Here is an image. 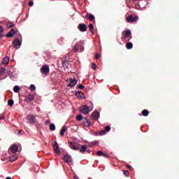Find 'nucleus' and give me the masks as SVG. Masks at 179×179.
Instances as JSON below:
<instances>
[{
    "label": "nucleus",
    "mask_w": 179,
    "mask_h": 179,
    "mask_svg": "<svg viewBox=\"0 0 179 179\" xmlns=\"http://www.w3.org/2000/svg\"><path fill=\"white\" fill-rule=\"evenodd\" d=\"M50 131H55V124H51L50 126Z\"/></svg>",
    "instance_id": "473e14b6"
},
{
    "label": "nucleus",
    "mask_w": 179,
    "mask_h": 179,
    "mask_svg": "<svg viewBox=\"0 0 179 179\" xmlns=\"http://www.w3.org/2000/svg\"><path fill=\"white\" fill-rule=\"evenodd\" d=\"M13 90L15 93H19V90H20V87H19V85H15L13 87Z\"/></svg>",
    "instance_id": "bb28decb"
},
{
    "label": "nucleus",
    "mask_w": 179,
    "mask_h": 179,
    "mask_svg": "<svg viewBox=\"0 0 179 179\" xmlns=\"http://www.w3.org/2000/svg\"><path fill=\"white\" fill-rule=\"evenodd\" d=\"M124 38H128L131 34V30L129 29L127 30L126 31H124Z\"/></svg>",
    "instance_id": "412c9836"
},
{
    "label": "nucleus",
    "mask_w": 179,
    "mask_h": 179,
    "mask_svg": "<svg viewBox=\"0 0 179 179\" xmlns=\"http://www.w3.org/2000/svg\"><path fill=\"white\" fill-rule=\"evenodd\" d=\"M132 47H134V44H132L131 42L126 44V48H127V50H132Z\"/></svg>",
    "instance_id": "b1692460"
},
{
    "label": "nucleus",
    "mask_w": 179,
    "mask_h": 179,
    "mask_svg": "<svg viewBox=\"0 0 179 179\" xmlns=\"http://www.w3.org/2000/svg\"><path fill=\"white\" fill-rule=\"evenodd\" d=\"M65 132H66V126H64L61 130L60 135L61 136H64L65 135Z\"/></svg>",
    "instance_id": "5701e85b"
},
{
    "label": "nucleus",
    "mask_w": 179,
    "mask_h": 179,
    "mask_svg": "<svg viewBox=\"0 0 179 179\" xmlns=\"http://www.w3.org/2000/svg\"><path fill=\"white\" fill-rule=\"evenodd\" d=\"M85 88V85H82V84H80L78 85V89H81V90H83Z\"/></svg>",
    "instance_id": "a19ab883"
},
{
    "label": "nucleus",
    "mask_w": 179,
    "mask_h": 179,
    "mask_svg": "<svg viewBox=\"0 0 179 179\" xmlns=\"http://www.w3.org/2000/svg\"><path fill=\"white\" fill-rule=\"evenodd\" d=\"M53 149L56 155H61V150H59V145H58V143L57 141H55L54 143Z\"/></svg>",
    "instance_id": "6e6552de"
},
{
    "label": "nucleus",
    "mask_w": 179,
    "mask_h": 179,
    "mask_svg": "<svg viewBox=\"0 0 179 179\" xmlns=\"http://www.w3.org/2000/svg\"><path fill=\"white\" fill-rule=\"evenodd\" d=\"M127 20L128 23H134V22H136V20H138V16L134 17L132 15H130L127 17Z\"/></svg>",
    "instance_id": "9d476101"
},
{
    "label": "nucleus",
    "mask_w": 179,
    "mask_h": 179,
    "mask_svg": "<svg viewBox=\"0 0 179 179\" xmlns=\"http://www.w3.org/2000/svg\"><path fill=\"white\" fill-rule=\"evenodd\" d=\"M28 5H29V6H33V5H34V2H33V1H29Z\"/></svg>",
    "instance_id": "79ce46f5"
},
{
    "label": "nucleus",
    "mask_w": 179,
    "mask_h": 179,
    "mask_svg": "<svg viewBox=\"0 0 179 179\" xmlns=\"http://www.w3.org/2000/svg\"><path fill=\"white\" fill-rule=\"evenodd\" d=\"M95 58L96 59H99V58H100V55L99 53H96L95 55Z\"/></svg>",
    "instance_id": "a18cd8bd"
},
{
    "label": "nucleus",
    "mask_w": 179,
    "mask_h": 179,
    "mask_svg": "<svg viewBox=\"0 0 179 179\" xmlns=\"http://www.w3.org/2000/svg\"><path fill=\"white\" fill-rule=\"evenodd\" d=\"M132 1H138V0H132Z\"/></svg>",
    "instance_id": "603ef678"
},
{
    "label": "nucleus",
    "mask_w": 179,
    "mask_h": 179,
    "mask_svg": "<svg viewBox=\"0 0 179 179\" xmlns=\"http://www.w3.org/2000/svg\"><path fill=\"white\" fill-rule=\"evenodd\" d=\"M142 115L144 116V117H148L149 115V110L145 109L142 111Z\"/></svg>",
    "instance_id": "a878e982"
},
{
    "label": "nucleus",
    "mask_w": 179,
    "mask_h": 179,
    "mask_svg": "<svg viewBox=\"0 0 179 179\" xmlns=\"http://www.w3.org/2000/svg\"><path fill=\"white\" fill-rule=\"evenodd\" d=\"M29 87L32 92H34V90H36V85L33 84H31Z\"/></svg>",
    "instance_id": "72a5a7b5"
},
{
    "label": "nucleus",
    "mask_w": 179,
    "mask_h": 179,
    "mask_svg": "<svg viewBox=\"0 0 179 179\" xmlns=\"http://www.w3.org/2000/svg\"><path fill=\"white\" fill-rule=\"evenodd\" d=\"M76 120L77 121H82V120H83V116H82V115H78L76 116Z\"/></svg>",
    "instance_id": "2f4dec72"
},
{
    "label": "nucleus",
    "mask_w": 179,
    "mask_h": 179,
    "mask_svg": "<svg viewBox=\"0 0 179 179\" xmlns=\"http://www.w3.org/2000/svg\"><path fill=\"white\" fill-rule=\"evenodd\" d=\"M86 18L88 17V19L92 22L94 20V15L93 14L87 13L85 16Z\"/></svg>",
    "instance_id": "aec40b11"
},
{
    "label": "nucleus",
    "mask_w": 179,
    "mask_h": 179,
    "mask_svg": "<svg viewBox=\"0 0 179 179\" xmlns=\"http://www.w3.org/2000/svg\"><path fill=\"white\" fill-rule=\"evenodd\" d=\"M89 27L90 29V31H93L94 27H93V24H90Z\"/></svg>",
    "instance_id": "e433bc0d"
},
{
    "label": "nucleus",
    "mask_w": 179,
    "mask_h": 179,
    "mask_svg": "<svg viewBox=\"0 0 179 179\" xmlns=\"http://www.w3.org/2000/svg\"><path fill=\"white\" fill-rule=\"evenodd\" d=\"M85 127H92V122L89 119L85 118L83 121Z\"/></svg>",
    "instance_id": "2eb2a0df"
},
{
    "label": "nucleus",
    "mask_w": 179,
    "mask_h": 179,
    "mask_svg": "<svg viewBox=\"0 0 179 179\" xmlns=\"http://www.w3.org/2000/svg\"><path fill=\"white\" fill-rule=\"evenodd\" d=\"M83 45H85V41H80L79 42L76 43L73 48V52H83Z\"/></svg>",
    "instance_id": "f257e3e1"
},
{
    "label": "nucleus",
    "mask_w": 179,
    "mask_h": 179,
    "mask_svg": "<svg viewBox=\"0 0 179 179\" xmlns=\"http://www.w3.org/2000/svg\"><path fill=\"white\" fill-rule=\"evenodd\" d=\"M96 145H99V141H94L90 143V144L89 145V146L90 148H92V146H96Z\"/></svg>",
    "instance_id": "cd10ccee"
},
{
    "label": "nucleus",
    "mask_w": 179,
    "mask_h": 179,
    "mask_svg": "<svg viewBox=\"0 0 179 179\" xmlns=\"http://www.w3.org/2000/svg\"><path fill=\"white\" fill-rule=\"evenodd\" d=\"M14 47H17V48H20V45H22V41L19 38H16L13 41Z\"/></svg>",
    "instance_id": "9b49d317"
},
{
    "label": "nucleus",
    "mask_w": 179,
    "mask_h": 179,
    "mask_svg": "<svg viewBox=\"0 0 179 179\" xmlns=\"http://www.w3.org/2000/svg\"><path fill=\"white\" fill-rule=\"evenodd\" d=\"M76 96L80 99H85V94H83L81 91L76 92Z\"/></svg>",
    "instance_id": "dca6fc26"
},
{
    "label": "nucleus",
    "mask_w": 179,
    "mask_h": 179,
    "mask_svg": "<svg viewBox=\"0 0 179 179\" xmlns=\"http://www.w3.org/2000/svg\"><path fill=\"white\" fill-rule=\"evenodd\" d=\"M6 179H12V178H10V177H7V178H6Z\"/></svg>",
    "instance_id": "3c124183"
},
{
    "label": "nucleus",
    "mask_w": 179,
    "mask_h": 179,
    "mask_svg": "<svg viewBox=\"0 0 179 179\" xmlns=\"http://www.w3.org/2000/svg\"><path fill=\"white\" fill-rule=\"evenodd\" d=\"M64 160H65L66 163L72 162V157L69 155H66L64 156Z\"/></svg>",
    "instance_id": "ddd939ff"
},
{
    "label": "nucleus",
    "mask_w": 179,
    "mask_h": 179,
    "mask_svg": "<svg viewBox=\"0 0 179 179\" xmlns=\"http://www.w3.org/2000/svg\"><path fill=\"white\" fill-rule=\"evenodd\" d=\"M14 26H15V24H13V22H10V23L7 24L6 28L11 29V27H13Z\"/></svg>",
    "instance_id": "7c9ffc66"
},
{
    "label": "nucleus",
    "mask_w": 179,
    "mask_h": 179,
    "mask_svg": "<svg viewBox=\"0 0 179 179\" xmlns=\"http://www.w3.org/2000/svg\"><path fill=\"white\" fill-rule=\"evenodd\" d=\"M80 111L82 114H89L90 111V108L85 105L80 107Z\"/></svg>",
    "instance_id": "20e7f679"
},
{
    "label": "nucleus",
    "mask_w": 179,
    "mask_h": 179,
    "mask_svg": "<svg viewBox=\"0 0 179 179\" xmlns=\"http://www.w3.org/2000/svg\"><path fill=\"white\" fill-rule=\"evenodd\" d=\"M106 130H102L99 132V135H106Z\"/></svg>",
    "instance_id": "58836bf2"
},
{
    "label": "nucleus",
    "mask_w": 179,
    "mask_h": 179,
    "mask_svg": "<svg viewBox=\"0 0 179 179\" xmlns=\"http://www.w3.org/2000/svg\"><path fill=\"white\" fill-rule=\"evenodd\" d=\"M102 156H103V157H108V155L105 154V153H103V155Z\"/></svg>",
    "instance_id": "de8ad7c7"
},
{
    "label": "nucleus",
    "mask_w": 179,
    "mask_h": 179,
    "mask_svg": "<svg viewBox=\"0 0 179 179\" xmlns=\"http://www.w3.org/2000/svg\"><path fill=\"white\" fill-rule=\"evenodd\" d=\"M19 150V148H17V145H13L11 147V152L12 153H16Z\"/></svg>",
    "instance_id": "a211bd4d"
},
{
    "label": "nucleus",
    "mask_w": 179,
    "mask_h": 179,
    "mask_svg": "<svg viewBox=\"0 0 179 179\" xmlns=\"http://www.w3.org/2000/svg\"><path fill=\"white\" fill-rule=\"evenodd\" d=\"M103 151L99 150L97 152V156H103Z\"/></svg>",
    "instance_id": "c9c22d12"
},
{
    "label": "nucleus",
    "mask_w": 179,
    "mask_h": 179,
    "mask_svg": "<svg viewBox=\"0 0 179 179\" xmlns=\"http://www.w3.org/2000/svg\"><path fill=\"white\" fill-rule=\"evenodd\" d=\"M27 99L29 101H33V100H34V96L29 94L27 96Z\"/></svg>",
    "instance_id": "c85d7f7f"
},
{
    "label": "nucleus",
    "mask_w": 179,
    "mask_h": 179,
    "mask_svg": "<svg viewBox=\"0 0 179 179\" xmlns=\"http://www.w3.org/2000/svg\"><path fill=\"white\" fill-rule=\"evenodd\" d=\"M3 33V27L2 26H0V34Z\"/></svg>",
    "instance_id": "c03bdc74"
},
{
    "label": "nucleus",
    "mask_w": 179,
    "mask_h": 179,
    "mask_svg": "<svg viewBox=\"0 0 179 179\" xmlns=\"http://www.w3.org/2000/svg\"><path fill=\"white\" fill-rule=\"evenodd\" d=\"M91 117L94 120H99L100 118V113H99V112H97V111H94L92 113V114L91 115Z\"/></svg>",
    "instance_id": "f8f14e48"
},
{
    "label": "nucleus",
    "mask_w": 179,
    "mask_h": 179,
    "mask_svg": "<svg viewBox=\"0 0 179 179\" xmlns=\"http://www.w3.org/2000/svg\"><path fill=\"white\" fill-rule=\"evenodd\" d=\"M86 150H87V145H83L81 146V148H80V153H85V152H86Z\"/></svg>",
    "instance_id": "6ab92c4d"
},
{
    "label": "nucleus",
    "mask_w": 179,
    "mask_h": 179,
    "mask_svg": "<svg viewBox=\"0 0 179 179\" xmlns=\"http://www.w3.org/2000/svg\"><path fill=\"white\" fill-rule=\"evenodd\" d=\"M74 179H79V177H78V176H74Z\"/></svg>",
    "instance_id": "09e8293b"
},
{
    "label": "nucleus",
    "mask_w": 179,
    "mask_h": 179,
    "mask_svg": "<svg viewBox=\"0 0 179 179\" xmlns=\"http://www.w3.org/2000/svg\"><path fill=\"white\" fill-rule=\"evenodd\" d=\"M92 69H94V70L97 69V66H96V63L92 64Z\"/></svg>",
    "instance_id": "ea45409f"
},
{
    "label": "nucleus",
    "mask_w": 179,
    "mask_h": 179,
    "mask_svg": "<svg viewBox=\"0 0 179 179\" xmlns=\"http://www.w3.org/2000/svg\"><path fill=\"white\" fill-rule=\"evenodd\" d=\"M146 5H148L146 0H140L137 8L138 9H145V8H146Z\"/></svg>",
    "instance_id": "7ed1b4c3"
},
{
    "label": "nucleus",
    "mask_w": 179,
    "mask_h": 179,
    "mask_svg": "<svg viewBox=\"0 0 179 179\" xmlns=\"http://www.w3.org/2000/svg\"><path fill=\"white\" fill-rule=\"evenodd\" d=\"M89 152V153H90V151H88Z\"/></svg>",
    "instance_id": "864d4df0"
},
{
    "label": "nucleus",
    "mask_w": 179,
    "mask_h": 179,
    "mask_svg": "<svg viewBox=\"0 0 179 179\" xmlns=\"http://www.w3.org/2000/svg\"><path fill=\"white\" fill-rule=\"evenodd\" d=\"M16 34V31L15 29H11L10 31H9L6 35V37H13Z\"/></svg>",
    "instance_id": "4468645a"
},
{
    "label": "nucleus",
    "mask_w": 179,
    "mask_h": 179,
    "mask_svg": "<svg viewBox=\"0 0 179 179\" xmlns=\"http://www.w3.org/2000/svg\"><path fill=\"white\" fill-rule=\"evenodd\" d=\"M124 176H127V177H128L129 172L128 171H124Z\"/></svg>",
    "instance_id": "37998d69"
},
{
    "label": "nucleus",
    "mask_w": 179,
    "mask_h": 179,
    "mask_svg": "<svg viewBox=\"0 0 179 179\" xmlns=\"http://www.w3.org/2000/svg\"><path fill=\"white\" fill-rule=\"evenodd\" d=\"M69 82L70 83L68 85L69 87H73L74 86H76V84L78 83L76 78H70Z\"/></svg>",
    "instance_id": "1a4fd4ad"
},
{
    "label": "nucleus",
    "mask_w": 179,
    "mask_h": 179,
    "mask_svg": "<svg viewBox=\"0 0 179 179\" xmlns=\"http://www.w3.org/2000/svg\"><path fill=\"white\" fill-rule=\"evenodd\" d=\"M78 30L80 31H82L83 33H85V31H87V26L83 23H80L78 26Z\"/></svg>",
    "instance_id": "423d86ee"
},
{
    "label": "nucleus",
    "mask_w": 179,
    "mask_h": 179,
    "mask_svg": "<svg viewBox=\"0 0 179 179\" xmlns=\"http://www.w3.org/2000/svg\"><path fill=\"white\" fill-rule=\"evenodd\" d=\"M5 71H6L5 68L0 67V76H3V75H5Z\"/></svg>",
    "instance_id": "393cba45"
},
{
    "label": "nucleus",
    "mask_w": 179,
    "mask_h": 179,
    "mask_svg": "<svg viewBox=\"0 0 179 179\" xmlns=\"http://www.w3.org/2000/svg\"><path fill=\"white\" fill-rule=\"evenodd\" d=\"M4 118H5L4 115H1L0 116V121H1V120H3Z\"/></svg>",
    "instance_id": "49530a36"
},
{
    "label": "nucleus",
    "mask_w": 179,
    "mask_h": 179,
    "mask_svg": "<svg viewBox=\"0 0 179 179\" xmlns=\"http://www.w3.org/2000/svg\"><path fill=\"white\" fill-rule=\"evenodd\" d=\"M69 148H71V149H73V150H79V149H80L79 145L74 142H70Z\"/></svg>",
    "instance_id": "0eeeda50"
},
{
    "label": "nucleus",
    "mask_w": 179,
    "mask_h": 179,
    "mask_svg": "<svg viewBox=\"0 0 179 179\" xmlns=\"http://www.w3.org/2000/svg\"><path fill=\"white\" fill-rule=\"evenodd\" d=\"M17 160V155L12 156L9 158V162L13 163V162H16Z\"/></svg>",
    "instance_id": "4be33fe9"
},
{
    "label": "nucleus",
    "mask_w": 179,
    "mask_h": 179,
    "mask_svg": "<svg viewBox=\"0 0 179 179\" xmlns=\"http://www.w3.org/2000/svg\"><path fill=\"white\" fill-rule=\"evenodd\" d=\"M8 104L10 106V107H12L13 104H15V101L13 99H9Z\"/></svg>",
    "instance_id": "c756f323"
},
{
    "label": "nucleus",
    "mask_w": 179,
    "mask_h": 179,
    "mask_svg": "<svg viewBox=\"0 0 179 179\" xmlns=\"http://www.w3.org/2000/svg\"><path fill=\"white\" fill-rule=\"evenodd\" d=\"M40 71L43 75H49L50 73V66L48 64L43 65L40 69Z\"/></svg>",
    "instance_id": "f03ea898"
},
{
    "label": "nucleus",
    "mask_w": 179,
    "mask_h": 179,
    "mask_svg": "<svg viewBox=\"0 0 179 179\" xmlns=\"http://www.w3.org/2000/svg\"><path fill=\"white\" fill-rule=\"evenodd\" d=\"M110 129H111V127H110V126H106V127H105V131H106V132L110 131Z\"/></svg>",
    "instance_id": "f704fd0d"
},
{
    "label": "nucleus",
    "mask_w": 179,
    "mask_h": 179,
    "mask_svg": "<svg viewBox=\"0 0 179 179\" xmlns=\"http://www.w3.org/2000/svg\"><path fill=\"white\" fill-rule=\"evenodd\" d=\"M127 169H131V165H127Z\"/></svg>",
    "instance_id": "8fccbe9b"
},
{
    "label": "nucleus",
    "mask_w": 179,
    "mask_h": 179,
    "mask_svg": "<svg viewBox=\"0 0 179 179\" xmlns=\"http://www.w3.org/2000/svg\"><path fill=\"white\" fill-rule=\"evenodd\" d=\"M10 59V58H9V57H6L3 59L2 61V64L3 65H8L9 64V60Z\"/></svg>",
    "instance_id": "f3484780"
},
{
    "label": "nucleus",
    "mask_w": 179,
    "mask_h": 179,
    "mask_svg": "<svg viewBox=\"0 0 179 179\" xmlns=\"http://www.w3.org/2000/svg\"><path fill=\"white\" fill-rule=\"evenodd\" d=\"M10 79H15V78H16V76H13V73H11L10 71Z\"/></svg>",
    "instance_id": "4c0bfd02"
},
{
    "label": "nucleus",
    "mask_w": 179,
    "mask_h": 179,
    "mask_svg": "<svg viewBox=\"0 0 179 179\" xmlns=\"http://www.w3.org/2000/svg\"><path fill=\"white\" fill-rule=\"evenodd\" d=\"M27 120L28 121V124H36V117L33 115H29L27 117Z\"/></svg>",
    "instance_id": "39448f33"
}]
</instances>
